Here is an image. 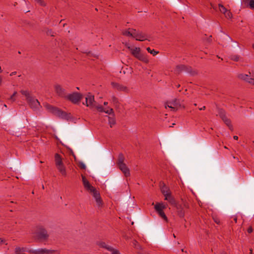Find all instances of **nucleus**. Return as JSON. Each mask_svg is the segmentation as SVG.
I'll return each mask as SVG.
<instances>
[{
    "mask_svg": "<svg viewBox=\"0 0 254 254\" xmlns=\"http://www.w3.org/2000/svg\"><path fill=\"white\" fill-rule=\"evenodd\" d=\"M82 181L85 189L92 193L96 200L97 205L98 207H101L102 205L103 202L99 191L90 184L85 177L83 175H82Z\"/></svg>",
    "mask_w": 254,
    "mask_h": 254,
    "instance_id": "1",
    "label": "nucleus"
},
{
    "mask_svg": "<svg viewBox=\"0 0 254 254\" xmlns=\"http://www.w3.org/2000/svg\"><path fill=\"white\" fill-rule=\"evenodd\" d=\"M20 92L26 97L28 104L34 111H38L40 110L41 106L39 102L37 99L31 96L30 92L28 90H21Z\"/></svg>",
    "mask_w": 254,
    "mask_h": 254,
    "instance_id": "2",
    "label": "nucleus"
},
{
    "mask_svg": "<svg viewBox=\"0 0 254 254\" xmlns=\"http://www.w3.org/2000/svg\"><path fill=\"white\" fill-rule=\"evenodd\" d=\"M127 48L130 51L131 54L136 59L145 63H148L149 60L145 55L142 53L140 49L138 47H131L128 46Z\"/></svg>",
    "mask_w": 254,
    "mask_h": 254,
    "instance_id": "3",
    "label": "nucleus"
},
{
    "mask_svg": "<svg viewBox=\"0 0 254 254\" xmlns=\"http://www.w3.org/2000/svg\"><path fill=\"white\" fill-rule=\"evenodd\" d=\"M33 234L34 237L41 240H46L49 237L47 231L42 226H38Z\"/></svg>",
    "mask_w": 254,
    "mask_h": 254,
    "instance_id": "4",
    "label": "nucleus"
},
{
    "mask_svg": "<svg viewBox=\"0 0 254 254\" xmlns=\"http://www.w3.org/2000/svg\"><path fill=\"white\" fill-rule=\"evenodd\" d=\"M182 106L181 101L177 99H174L171 101H167L165 104V108L167 107L173 111H176Z\"/></svg>",
    "mask_w": 254,
    "mask_h": 254,
    "instance_id": "5",
    "label": "nucleus"
},
{
    "mask_svg": "<svg viewBox=\"0 0 254 254\" xmlns=\"http://www.w3.org/2000/svg\"><path fill=\"white\" fill-rule=\"evenodd\" d=\"M45 108L50 112L53 113L55 115L64 118L65 116V113L59 109L54 107L51 106L50 104H46L45 105Z\"/></svg>",
    "mask_w": 254,
    "mask_h": 254,
    "instance_id": "6",
    "label": "nucleus"
},
{
    "mask_svg": "<svg viewBox=\"0 0 254 254\" xmlns=\"http://www.w3.org/2000/svg\"><path fill=\"white\" fill-rule=\"evenodd\" d=\"M82 98V95L77 92H73L71 94H67L66 99L71 101L74 104L79 102Z\"/></svg>",
    "mask_w": 254,
    "mask_h": 254,
    "instance_id": "7",
    "label": "nucleus"
},
{
    "mask_svg": "<svg viewBox=\"0 0 254 254\" xmlns=\"http://www.w3.org/2000/svg\"><path fill=\"white\" fill-rule=\"evenodd\" d=\"M55 92L56 94L62 98L66 99V91L61 85L56 84L54 85Z\"/></svg>",
    "mask_w": 254,
    "mask_h": 254,
    "instance_id": "8",
    "label": "nucleus"
},
{
    "mask_svg": "<svg viewBox=\"0 0 254 254\" xmlns=\"http://www.w3.org/2000/svg\"><path fill=\"white\" fill-rule=\"evenodd\" d=\"M85 102L86 106L91 109H93L95 107L96 103L94 100V97L90 93L86 95L85 97Z\"/></svg>",
    "mask_w": 254,
    "mask_h": 254,
    "instance_id": "9",
    "label": "nucleus"
},
{
    "mask_svg": "<svg viewBox=\"0 0 254 254\" xmlns=\"http://www.w3.org/2000/svg\"><path fill=\"white\" fill-rule=\"evenodd\" d=\"M219 115L226 125L229 127L231 130L233 129V127L231 125V121L226 116L225 112L223 110H220L219 112Z\"/></svg>",
    "mask_w": 254,
    "mask_h": 254,
    "instance_id": "10",
    "label": "nucleus"
},
{
    "mask_svg": "<svg viewBox=\"0 0 254 254\" xmlns=\"http://www.w3.org/2000/svg\"><path fill=\"white\" fill-rule=\"evenodd\" d=\"M133 34V38H134L137 41H143L147 39V36L144 33L137 31L135 29Z\"/></svg>",
    "mask_w": 254,
    "mask_h": 254,
    "instance_id": "11",
    "label": "nucleus"
},
{
    "mask_svg": "<svg viewBox=\"0 0 254 254\" xmlns=\"http://www.w3.org/2000/svg\"><path fill=\"white\" fill-rule=\"evenodd\" d=\"M111 85L114 88L117 89L118 91L125 92H127L128 91V88L126 86L119 83L116 82H112Z\"/></svg>",
    "mask_w": 254,
    "mask_h": 254,
    "instance_id": "12",
    "label": "nucleus"
},
{
    "mask_svg": "<svg viewBox=\"0 0 254 254\" xmlns=\"http://www.w3.org/2000/svg\"><path fill=\"white\" fill-rule=\"evenodd\" d=\"M239 78L244 80L250 84H254V78L250 77L249 75L241 73L238 75Z\"/></svg>",
    "mask_w": 254,
    "mask_h": 254,
    "instance_id": "13",
    "label": "nucleus"
},
{
    "mask_svg": "<svg viewBox=\"0 0 254 254\" xmlns=\"http://www.w3.org/2000/svg\"><path fill=\"white\" fill-rule=\"evenodd\" d=\"M94 108H96L100 112H105L109 115L113 114V110L112 108H108L104 109L102 106L96 105V104Z\"/></svg>",
    "mask_w": 254,
    "mask_h": 254,
    "instance_id": "14",
    "label": "nucleus"
},
{
    "mask_svg": "<svg viewBox=\"0 0 254 254\" xmlns=\"http://www.w3.org/2000/svg\"><path fill=\"white\" fill-rule=\"evenodd\" d=\"M53 252V250L43 248L35 250L33 252L35 254H51Z\"/></svg>",
    "mask_w": 254,
    "mask_h": 254,
    "instance_id": "15",
    "label": "nucleus"
},
{
    "mask_svg": "<svg viewBox=\"0 0 254 254\" xmlns=\"http://www.w3.org/2000/svg\"><path fill=\"white\" fill-rule=\"evenodd\" d=\"M118 167L126 177L129 176L130 175L129 169L127 168L125 163L118 165Z\"/></svg>",
    "mask_w": 254,
    "mask_h": 254,
    "instance_id": "16",
    "label": "nucleus"
},
{
    "mask_svg": "<svg viewBox=\"0 0 254 254\" xmlns=\"http://www.w3.org/2000/svg\"><path fill=\"white\" fill-rule=\"evenodd\" d=\"M135 32V29L133 28H128L122 31V34L127 37H133V34Z\"/></svg>",
    "mask_w": 254,
    "mask_h": 254,
    "instance_id": "17",
    "label": "nucleus"
},
{
    "mask_svg": "<svg viewBox=\"0 0 254 254\" xmlns=\"http://www.w3.org/2000/svg\"><path fill=\"white\" fill-rule=\"evenodd\" d=\"M55 164L56 166L64 164L61 156L56 153L55 155Z\"/></svg>",
    "mask_w": 254,
    "mask_h": 254,
    "instance_id": "18",
    "label": "nucleus"
},
{
    "mask_svg": "<svg viewBox=\"0 0 254 254\" xmlns=\"http://www.w3.org/2000/svg\"><path fill=\"white\" fill-rule=\"evenodd\" d=\"M56 167L63 176L65 177L66 176V169L64 164L56 166Z\"/></svg>",
    "mask_w": 254,
    "mask_h": 254,
    "instance_id": "19",
    "label": "nucleus"
},
{
    "mask_svg": "<svg viewBox=\"0 0 254 254\" xmlns=\"http://www.w3.org/2000/svg\"><path fill=\"white\" fill-rule=\"evenodd\" d=\"M165 200L168 201L169 203L173 206L176 205V200L175 198L171 195V193L165 197Z\"/></svg>",
    "mask_w": 254,
    "mask_h": 254,
    "instance_id": "20",
    "label": "nucleus"
},
{
    "mask_svg": "<svg viewBox=\"0 0 254 254\" xmlns=\"http://www.w3.org/2000/svg\"><path fill=\"white\" fill-rule=\"evenodd\" d=\"M166 208V206L163 203H157L154 206V208L157 212L161 211L162 210H163Z\"/></svg>",
    "mask_w": 254,
    "mask_h": 254,
    "instance_id": "21",
    "label": "nucleus"
},
{
    "mask_svg": "<svg viewBox=\"0 0 254 254\" xmlns=\"http://www.w3.org/2000/svg\"><path fill=\"white\" fill-rule=\"evenodd\" d=\"M161 191L165 197L171 193L169 189L165 185L161 187Z\"/></svg>",
    "mask_w": 254,
    "mask_h": 254,
    "instance_id": "22",
    "label": "nucleus"
},
{
    "mask_svg": "<svg viewBox=\"0 0 254 254\" xmlns=\"http://www.w3.org/2000/svg\"><path fill=\"white\" fill-rule=\"evenodd\" d=\"M243 4L249 6L251 9H254V0H244Z\"/></svg>",
    "mask_w": 254,
    "mask_h": 254,
    "instance_id": "23",
    "label": "nucleus"
},
{
    "mask_svg": "<svg viewBox=\"0 0 254 254\" xmlns=\"http://www.w3.org/2000/svg\"><path fill=\"white\" fill-rule=\"evenodd\" d=\"M108 123L111 127H112L116 124V120L114 117H108Z\"/></svg>",
    "mask_w": 254,
    "mask_h": 254,
    "instance_id": "24",
    "label": "nucleus"
},
{
    "mask_svg": "<svg viewBox=\"0 0 254 254\" xmlns=\"http://www.w3.org/2000/svg\"><path fill=\"white\" fill-rule=\"evenodd\" d=\"M99 246L101 248L106 249L109 251L112 250V247L107 245L105 242H100L99 244Z\"/></svg>",
    "mask_w": 254,
    "mask_h": 254,
    "instance_id": "25",
    "label": "nucleus"
},
{
    "mask_svg": "<svg viewBox=\"0 0 254 254\" xmlns=\"http://www.w3.org/2000/svg\"><path fill=\"white\" fill-rule=\"evenodd\" d=\"M124 159H125V158H124V155L122 154H120L119 155V157H118V162H117L118 166L122 164H124Z\"/></svg>",
    "mask_w": 254,
    "mask_h": 254,
    "instance_id": "26",
    "label": "nucleus"
},
{
    "mask_svg": "<svg viewBox=\"0 0 254 254\" xmlns=\"http://www.w3.org/2000/svg\"><path fill=\"white\" fill-rule=\"evenodd\" d=\"M186 68L184 65H179L176 66V71L179 72L183 70H186Z\"/></svg>",
    "mask_w": 254,
    "mask_h": 254,
    "instance_id": "27",
    "label": "nucleus"
},
{
    "mask_svg": "<svg viewBox=\"0 0 254 254\" xmlns=\"http://www.w3.org/2000/svg\"><path fill=\"white\" fill-rule=\"evenodd\" d=\"M240 56L238 55H232L229 57V59L235 62H238L240 59Z\"/></svg>",
    "mask_w": 254,
    "mask_h": 254,
    "instance_id": "28",
    "label": "nucleus"
},
{
    "mask_svg": "<svg viewBox=\"0 0 254 254\" xmlns=\"http://www.w3.org/2000/svg\"><path fill=\"white\" fill-rule=\"evenodd\" d=\"M218 7L219 11L223 14L225 13L228 10V9L225 7H224L222 4L220 3L218 4Z\"/></svg>",
    "mask_w": 254,
    "mask_h": 254,
    "instance_id": "29",
    "label": "nucleus"
},
{
    "mask_svg": "<svg viewBox=\"0 0 254 254\" xmlns=\"http://www.w3.org/2000/svg\"><path fill=\"white\" fill-rule=\"evenodd\" d=\"M24 249L23 248L16 247L15 249V254H21L24 252Z\"/></svg>",
    "mask_w": 254,
    "mask_h": 254,
    "instance_id": "30",
    "label": "nucleus"
},
{
    "mask_svg": "<svg viewBox=\"0 0 254 254\" xmlns=\"http://www.w3.org/2000/svg\"><path fill=\"white\" fill-rule=\"evenodd\" d=\"M157 213L159 215L160 217H161L162 218H163L165 221H167V217L166 216L165 213L164 212L163 210H161V211H158Z\"/></svg>",
    "mask_w": 254,
    "mask_h": 254,
    "instance_id": "31",
    "label": "nucleus"
},
{
    "mask_svg": "<svg viewBox=\"0 0 254 254\" xmlns=\"http://www.w3.org/2000/svg\"><path fill=\"white\" fill-rule=\"evenodd\" d=\"M226 18L231 19L232 18V14L230 10H227V12L224 14Z\"/></svg>",
    "mask_w": 254,
    "mask_h": 254,
    "instance_id": "32",
    "label": "nucleus"
},
{
    "mask_svg": "<svg viewBox=\"0 0 254 254\" xmlns=\"http://www.w3.org/2000/svg\"><path fill=\"white\" fill-rule=\"evenodd\" d=\"M147 51L150 53L151 54H152L153 56H155L158 53V52L155 51L154 49L151 50L149 47L147 48Z\"/></svg>",
    "mask_w": 254,
    "mask_h": 254,
    "instance_id": "33",
    "label": "nucleus"
},
{
    "mask_svg": "<svg viewBox=\"0 0 254 254\" xmlns=\"http://www.w3.org/2000/svg\"><path fill=\"white\" fill-rule=\"evenodd\" d=\"M40 5L44 6L46 5V3L43 0H34Z\"/></svg>",
    "mask_w": 254,
    "mask_h": 254,
    "instance_id": "34",
    "label": "nucleus"
},
{
    "mask_svg": "<svg viewBox=\"0 0 254 254\" xmlns=\"http://www.w3.org/2000/svg\"><path fill=\"white\" fill-rule=\"evenodd\" d=\"M111 252L112 254H120L119 251L117 250L114 249L112 247V250L109 251Z\"/></svg>",
    "mask_w": 254,
    "mask_h": 254,
    "instance_id": "35",
    "label": "nucleus"
},
{
    "mask_svg": "<svg viewBox=\"0 0 254 254\" xmlns=\"http://www.w3.org/2000/svg\"><path fill=\"white\" fill-rule=\"evenodd\" d=\"M178 214L180 216V217H183L185 215V212L182 209H181L180 210H178Z\"/></svg>",
    "mask_w": 254,
    "mask_h": 254,
    "instance_id": "36",
    "label": "nucleus"
},
{
    "mask_svg": "<svg viewBox=\"0 0 254 254\" xmlns=\"http://www.w3.org/2000/svg\"><path fill=\"white\" fill-rule=\"evenodd\" d=\"M79 167L82 169H86V165L83 162H80L79 163Z\"/></svg>",
    "mask_w": 254,
    "mask_h": 254,
    "instance_id": "37",
    "label": "nucleus"
},
{
    "mask_svg": "<svg viewBox=\"0 0 254 254\" xmlns=\"http://www.w3.org/2000/svg\"><path fill=\"white\" fill-rule=\"evenodd\" d=\"M213 220L216 224H220V219L218 217H214Z\"/></svg>",
    "mask_w": 254,
    "mask_h": 254,
    "instance_id": "38",
    "label": "nucleus"
},
{
    "mask_svg": "<svg viewBox=\"0 0 254 254\" xmlns=\"http://www.w3.org/2000/svg\"><path fill=\"white\" fill-rule=\"evenodd\" d=\"M9 100H10L12 102H14L15 101V97L13 96V95H11L10 97Z\"/></svg>",
    "mask_w": 254,
    "mask_h": 254,
    "instance_id": "39",
    "label": "nucleus"
},
{
    "mask_svg": "<svg viewBox=\"0 0 254 254\" xmlns=\"http://www.w3.org/2000/svg\"><path fill=\"white\" fill-rule=\"evenodd\" d=\"M231 218L233 219L234 221L235 222V223H236L237 222V217H236L235 216H233L231 217Z\"/></svg>",
    "mask_w": 254,
    "mask_h": 254,
    "instance_id": "40",
    "label": "nucleus"
},
{
    "mask_svg": "<svg viewBox=\"0 0 254 254\" xmlns=\"http://www.w3.org/2000/svg\"><path fill=\"white\" fill-rule=\"evenodd\" d=\"M252 232H253V228H252L251 227H249V228L248 229V232L249 233H252Z\"/></svg>",
    "mask_w": 254,
    "mask_h": 254,
    "instance_id": "41",
    "label": "nucleus"
},
{
    "mask_svg": "<svg viewBox=\"0 0 254 254\" xmlns=\"http://www.w3.org/2000/svg\"><path fill=\"white\" fill-rule=\"evenodd\" d=\"M16 71H13V72H12L10 74V76H13L15 74H16Z\"/></svg>",
    "mask_w": 254,
    "mask_h": 254,
    "instance_id": "42",
    "label": "nucleus"
},
{
    "mask_svg": "<svg viewBox=\"0 0 254 254\" xmlns=\"http://www.w3.org/2000/svg\"><path fill=\"white\" fill-rule=\"evenodd\" d=\"M137 244V241H133V245H134L135 247H136V244Z\"/></svg>",
    "mask_w": 254,
    "mask_h": 254,
    "instance_id": "43",
    "label": "nucleus"
},
{
    "mask_svg": "<svg viewBox=\"0 0 254 254\" xmlns=\"http://www.w3.org/2000/svg\"><path fill=\"white\" fill-rule=\"evenodd\" d=\"M233 138H234V139H235V140H238V136H237V135H234V136H233Z\"/></svg>",
    "mask_w": 254,
    "mask_h": 254,
    "instance_id": "44",
    "label": "nucleus"
},
{
    "mask_svg": "<svg viewBox=\"0 0 254 254\" xmlns=\"http://www.w3.org/2000/svg\"><path fill=\"white\" fill-rule=\"evenodd\" d=\"M17 93L16 91H15L13 94L12 95H13V96L15 97L16 95H17Z\"/></svg>",
    "mask_w": 254,
    "mask_h": 254,
    "instance_id": "45",
    "label": "nucleus"
},
{
    "mask_svg": "<svg viewBox=\"0 0 254 254\" xmlns=\"http://www.w3.org/2000/svg\"><path fill=\"white\" fill-rule=\"evenodd\" d=\"M211 8H213L214 9H216V7H215L213 4H211Z\"/></svg>",
    "mask_w": 254,
    "mask_h": 254,
    "instance_id": "46",
    "label": "nucleus"
},
{
    "mask_svg": "<svg viewBox=\"0 0 254 254\" xmlns=\"http://www.w3.org/2000/svg\"><path fill=\"white\" fill-rule=\"evenodd\" d=\"M205 107L203 106V107L199 108V110H205Z\"/></svg>",
    "mask_w": 254,
    "mask_h": 254,
    "instance_id": "47",
    "label": "nucleus"
},
{
    "mask_svg": "<svg viewBox=\"0 0 254 254\" xmlns=\"http://www.w3.org/2000/svg\"><path fill=\"white\" fill-rule=\"evenodd\" d=\"M253 254V250L252 249H250V254Z\"/></svg>",
    "mask_w": 254,
    "mask_h": 254,
    "instance_id": "48",
    "label": "nucleus"
},
{
    "mask_svg": "<svg viewBox=\"0 0 254 254\" xmlns=\"http://www.w3.org/2000/svg\"><path fill=\"white\" fill-rule=\"evenodd\" d=\"M107 104H108V102H105L104 103V105H107Z\"/></svg>",
    "mask_w": 254,
    "mask_h": 254,
    "instance_id": "49",
    "label": "nucleus"
},
{
    "mask_svg": "<svg viewBox=\"0 0 254 254\" xmlns=\"http://www.w3.org/2000/svg\"><path fill=\"white\" fill-rule=\"evenodd\" d=\"M2 242V240H1V239H0V243H1Z\"/></svg>",
    "mask_w": 254,
    "mask_h": 254,
    "instance_id": "50",
    "label": "nucleus"
},
{
    "mask_svg": "<svg viewBox=\"0 0 254 254\" xmlns=\"http://www.w3.org/2000/svg\"><path fill=\"white\" fill-rule=\"evenodd\" d=\"M252 46H253V49H254V44H253Z\"/></svg>",
    "mask_w": 254,
    "mask_h": 254,
    "instance_id": "51",
    "label": "nucleus"
},
{
    "mask_svg": "<svg viewBox=\"0 0 254 254\" xmlns=\"http://www.w3.org/2000/svg\"><path fill=\"white\" fill-rule=\"evenodd\" d=\"M174 125L175 124H173L172 126H171V127H173V126H174Z\"/></svg>",
    "mask_w": 254,
    "mask_h": 254,
    "instance_id": "52",
    "label": "nucleus"
},
{
    "mask_svg": "<svg viewBox=\"0 0 254 254\" xmlns=\"http://www.w3.org/2000/svg\"><path fill=\"white\" fill-rule=\"evenodd\" d=\"M174 125L175 124H173L172 126H171V127H173V126H174Z\"/></svg>",
    "mask_w": 254,
    "mask_h": 254,
    "instance_id": "53",
    "label": "nucleus"
},
{
    "mask_svg": "<svg viewBox=\"0 0 254 254\" xmlns=\"http://www.w3.org/2000/svg\"><path fill=\"white\" fill-rule=\"evenodd\" d=\"M174 125L175 124H173L172 126H171V127H173V126H174Z\"/></svg>",
    "mask_w": 254,
    "mask_h": 254,
    "instance_id": "54",
    "label": "nucleus"
},
{
    "mask_svg": "<svg viewBox=\"0 0 254 254\" xmlns=\"http://www.w3.org/2000/svg\"><path fill=\"white\" fill-rule=\"evenodd\" d=\"M177 209H180V208H179V206H177Z\"/></svg>",
    "mask_w": 254,
    "mask_h": 254,
    "instance_id": "55",
    "label": "nucleus"
},
{
    "mask_svg": "<svg viewBox=\"0 0 254 254\" xmlns=\"http://www.w3.org/2000/svg\"><path fill=\"white\" fill-rule=\"evenodd\" d=\"M173 236H174V237H176V236H175V234H173Z\"/></svg>",
    "mask_w": 254,
    "mask_h": 254,
    "instance_id": "56",
    "label": "nucleus"
},
{
    "mask_svg": "<svg viewBox=\"0 0 254 254\" xmlns=\"http://www.w3.org/2000/svg\"><path fill=\"white\" fill-rule=\"evenodd\" d=\"M42 188H43V189H44V186H42Z\"/></svg>",
    "mask_w": 254,
    "mask_h": 254,
    "instance_id": "57",
    "label": "nucleus"
}]
</instances>
